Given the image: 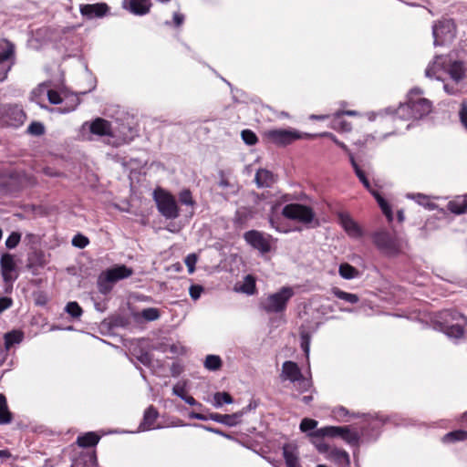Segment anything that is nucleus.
Masks as SVG:
<instances>
[{"mask_svg":"<svg viewBox=\"0 0 467 467\" xmlns=\"http://www.w3.org/2000/svg\"><path fill=\"white\" fill-rule=\"evenodd\" d=\"M89 243V240L88 237L84 236L83 234H76L73 239H72V244L75 246V247H78V248H85Z\"/></svg>","mask_w":467,"mask_h":467,"instance_id":"864d4df0","label":"nucleus"},{"mask_svg":"<svg viewBox=\"0 0 467 467\" xmlns=\"http://www.w3.org/2000/svg\"><path fill=\"white\" fill-rule=\"evenodd\" d=\"M47 265L46 255L41 250H34L28 254L26 267L32 271L34 275L36 274V270L40 267H44Z\"/></svg>","mask_w":467,"mask_h":467,"instance_id":"4be33fe9","label":"nucleus"},{"mask_svg":"<svg viewBox=\"0 0 467 467\" xmlns=\"http://www.w3.org/2000/svg\"><path fill=\"white\" fill-rule=\"evenodd\" d=\"M204 288L201 285H192L189 288V294L193 300H197L201 297Z\"/></svg>","mask_w":467,"mask_h":467,"instance_id":"bf43d9fd","label":"nucleus"},{"mask_svg":"<svg viewBox=\"0 0 467 467\" xmlns=\"http://www.w3.org/2000/svg\"><path fill=\"white\" fill-rule=\"evenodd\" d=\"M138 360L144 366L150 367L152 362V355L148 351L140 350V354L137 357Z\"/></svg>","mask_w":467,"mask_h":467,"instance_id":"052dcab7","label":"nucleus"},{"mask_svg":"<svg viewBox=\"0 0 467 467\" xmlns=\"http://www.w3.org/2000/svg\"><path fill=\"white\" fill-rule=\"evenodd\" d=\"M308 435L312 438L340 437L352 446H358L360 440L358 432L351 431L349 426H326L317 429V431L310 432Z\"/></svg>","mask_w":467,"mask_h":467,"instance_id":"423d86ee","label":"nucleus"},{"mask_svg":"<svg viewBox=\"0 0 467 467\" xmlns=\"http://www.w3.org/2000/svg\"><path fill=\"white\" fill-rule=\"evenodd\" d=\"M13 415L8 410L6 398L0 393V425L8 424L12 421Z\"/></svg>","mask_w":467,"mask_h":467,"instance_id":"c85d7f7f","label":"nucleus"},{"mask_svg":"<svg viewBox=\"0 0 467 467\" xmlns=\"http://www.w3.org/2000/svg\"><path fill=\"white\" fill-rule=\"evenodd\" d=\"M331 293L338 299L344 300L349 304H357L359 302V296L356 294L348 293L338 287H332Z\"/></svg>","mask_w":467,"mask_h":467,"instance_id":"2f4dec72","label":"nucleus"},{"mask_svg":"<svg viewBox=\"0 0 467 467\" xmlns=\"http://www.w3.org/2000/svg\"><path fill=\"white\" fill-rule=\"evenodd\" d=\"M421 95L420 88H411L407 95V101L396 109V117L401 119H420L429 115L432 110V102Z\"/></svg>","mask_w":467,"mask_h":467,"instance_id":"f257e3e1","label":"nucleus"},{"mask_svg":"<svg viewBox=\"0 0 467 467\" xmlns=\"http://www.w3.org/2000/svg\"><path fill=\"white\" fill-rule=\"evenodd\" d=\"M241 137L245 144L249 146L255 145L258 141L256 134L251 130H244L241 133Z\"/></svg>","mask_w":467,"mask_h":467,"instance_id":"37998d69","label":"nucleus"},{"mask_svg":"<svg viewBox=\"0 0 467 467\" xmlns=\"http://www.w3.org/2000/svg\"><path fill=\"white\" fill-rule=\"evenodd\" d=\"M65 310L74 318H79L83 314L81 306L75 301L68 302L65 307Z\"/></svg>","mask_w":467,"mask_h":467,"instance_id":"a19ab883","label":"nucleus"},{"mask_svg":"<svg viewBox=\"0 0 467 467\" xmlns=\"http://www.w3.org/2000/svg\"><path fill=\"white\" fill-rule=\"evenodd\" d=\"M371 239L378 251L384 256L395 258L409 249L407 240L390 233L387 229H379L371 234Z\"/></svg>","mask_w":467,"mask_h":467,"instance_id":"f03ea898","label":"nucleus"},{"mask_svg":"<svg viewBox=\"0 0 467 467\" xmlns=\"http://www.w3.org/2000/svg\"><path fill=\"white\" fill-rule=\"evenodd\" d=\"M467 440V431L462 430H457L451 432L446 433L442 441L444 442H455L460 441H466Z\"/></svg>","mask_w":467,"mask_h":467,"instance_id":"c9c22d12","label":"nucleus"},{"mask_svg":"<svg viewBox=\"0 0 467 467\" xmlns=\"http://www.w3.org/2000/svg\"><path fill=\"white\" fill-rule=\"evenodd\" d=\"M263 137L278 147H285L297 140L311 137V135L303 134L294 129H271L264 131Z\"/></svg>","mask_w":467,"mask_h":467,"instance_id":"0eeeda50","label":"nucleus"},{"mask_svg":"<svg viewBox=\"0 0 467 467\" xmlns=\"http://www.w3.org/2000/svg\"><path fill=\"white\" fill-rule=\"evenodd\" d=\"M242 413L234 412L233 414H220L212 412L209 414V419L218 423L224 424L229 427L236 426L240 423Z\"/></svg>","mask_w":467,"mask_h":467,"instance_id":"412c9836","label":"nucleus"},{"mask_svg":"<svg viewBox=\"0 0 467 467\" xmlns=\"http://www.w3.org/2000/svg\"><path fill=\"white\" fill-rule=\"evenodd\" d=\"M372 194L376 198L383 214L387 217L389 222L393 220V213L389 202L376 191L372 192Z\"/></svg>","mask_w":467,"mask_h":467,"instance_id":"473e14b6","label":"nucleus"},{"mask_svg":"<svg viewBox=\"0 0 467 467\" xmlns=\"http://www.w3.org/2000/svg\"><path fill=\"white\" fill-rule=\"evenodd\" d=\"M159 418V411L153 405H150L143 413V418L141 422L139 425V431H145L150 430H154L155 422Z\"/></svg>","mask_w":467,"mask_h":467,"instance_id":"a211bd4d","label":"nucleus"},{"mask_svg":"<svg viewBox=\"0 0 467 467\" xmlns=\"http://www.w3.org/2000/svg\"><path fill=\"white\" fill-rule=\"evenodd\" d=\"M222 367V359L217 355H208L204 361V368L211 371H216Z\"/></svg>","mask_w":467,"mask_h":467,"instance_id":"4c0bfd02","label":"nucleus"},{"mask_svg":"<svg viewBox=\"0 0 467 467\" xmlns=\"http://www.w3.org/2000/svg\"><path fill=\"white\" fill-rule=\"evenodd\" d=\"M47 99L48 101L53 105H58L64 102V99L61 98L60 94L54 89L47 91Z\"/></svg>","mask_w":467,"mask_h":467,"instance_id":"5fc2aeb1","label":"nucleus"},{"mask_svg":"<svg viewBox=\"0 0 467 467\" xmlns=\"http://www.w3.org/2000/svg\"><path fill=\"white\" fill-rule=\"evenodd\" d=\"M88 125L89 131L92 134L98 136H109L111 135V124L107 119L102 118H97L92 122L88 124V122H85L83 127Z\"/></svg>","mask_w":467,"mask_h":467,"instance_id":"6ab92c4d","label":"nucleus"},{"mask_svg":"<svg viewBox=\"0 0 467 467\" xmlns=\"http://www.w3.org/2000/svg\"><path fill=\"white\" fill-rule=\"evenodd\" d=\"M97 456L95 452L82 453L73 460L70 467H97Z\"/></svg>","mask_w":467,"mask_h":467,"instance_id":"a878e982","label":"nucleus"},{"mask_svg":"<svg viewBox=\"0 0 467 467\" xmlns=\"http://www.w3.org/2000/svg\"><path fill=\"white\" fill-rule=\"evenodd\" d=\"M416 201L419 204H420L424 207H427L429 210H433L436 207V204L433 202H431L429 198L424 194L419 193L416 196Z\"/></svg>","mask_w":467,"mask_h":467,"instance_id":"13d9d810","label":"nucleus"},{"mask_svg":"<svg viewBox=\"0 0 467 467\" xmlns=\"http://www.w3.org/2000/svg\"><path fill=\"white\" fill-rule=\"evenodd\" d=\"M334 416L338 419H344L345 417L348 416L349 412L348 410L342 406L337 407L333 410Z\"/></svg>","mask_w":467,"mask_h":467,"instance_id":"338daca9","label":"nucleus"},{"mask_svg":"<svg viewBox=\"0 0 467 467\" xmlns=\"http://www.w3.org/2000/svg\"><path fill=\"white\" fill-rule=\"evenodd\" d=\"M21 240V234L18 232H12L5 241L7 249L16 248Z\"/></svg>","mask_w":467,"mask_h":467,"instance_id":"49530a36","label":"nucleus"},{"mask_svg":"<svg viewBox=\"0 0 467 467\" xmlns=\"http://www.w3.org/2000/svg\"><path fill=\"white\" fill-rule=\"evenodd\" d=\"M244 239L251 247L262 254L269 253L271 250L272 236L270 234H265L257 230H250L244 234Z\"/></svg>","mask_w":467,"mask_h":467,"instance_id":"9d476101","label":"nucleus"},{"mask_svg":"<svg viewBox=\"0 0 467 467\" xmlns=\"http://www.w3.org/2000/svg\"><path fill=\"white\" fill-rule=\"evenodd\" d=\"M24 338V335L21 331L12 330L5 335V346L8 349L14 344L20 343Z\"/></svg>","mask_w":467,"mask_h":467,"instance_id":"72a5a7b5","label":"nucleus"},{"mask_svg":"<svg viewBox=\"0 0 467 467\" xmlns=\"http://www.w3.org/2000/svg\"><path fill=\"white\" fill-rule=\"evenodd\" d=\"M447 209L454 214H462L467 211V194L458 195L447 203Z\"/></svg>","mask_w":467,"mask_h":467,"instance_id":"393cba45","label":"nucleus"},{"mask_svg":"<svg viewBox=\"0 0 467 467\" xmlns=\"http://www.w3.org/2000/svg\"><path fill=\"white\" fill-rule=\"evenodd\" d=\"M123 7L136 16L147 15L152 5L151 0H124Z\"/></svg>","mask_w":467,"mask_h":467,"instance_id":"dca6fc26","label":"nucleus"},{"mask_svg":"<svg viewBox=\"0 0 467 467\" xmlns=\"http://www.w3.org/2000/svg\"><path fill=\"white\" fill-rule=\"evenodd\" d=\"M107 276V281L116 283L119 280L128 278L132 275L133 270L125 265H119L103 272Z\"/></svg>","mask_w":467,"mask_h":467,"instance_id":"f3484780","label":"nucleus"},{"mask_svg":"<svg viewBox=\"0 0 467 467\" xmlns=\"http://www.w3.org/2000/svg\"><path fill=\"white\" fill-rule=\"evenodd\" d=\"M301 370L294 361H285L282 366V376L292 382L301 378Z\"/></svg>","mask_w":467,"mask_h":467,"instance_id":"b1692460","label":"nucleus"},{"mask_svg":"<svg viewBox=\"0 0 467 467\" xmlns=\"http://www.w3.org/2000/svg\"><path fill=\"white\" fill-rule=\"evenodd\" d=\"M172 393L182 400L186 396L185 384H176L172 388Z\"/></svg>","mask_w":467,"mask_h":467,"instance_id":"e2e57ef3","label":"nucleus"},{"mask_svg":"<svg viewBox=\"0 0 467 467\" xmlns=\"http://www.w3.org/2000/svg\"><path fill=\"white\" fill-rule=\"evenodd\" d=\"M27 132L32 135L40 136L45 133V127L41 122L34 121L28 126Z\"/></svg>","mask_w":467,"mask_h":467,"instance_id":"3c124183","label":"nucleus"},{"mask_svg":"<svg viewBox=\"0 0 467 467\" xmlns=\"http://www.w3.org/2000/svg\"><path fill=\"white\" fill-rule=\"evenodd\" d=\"M321 137H327L329 138L336 145H337L339 148H341L345 152L348 153L349 156V153L351 151L349 150L348 147L342 141L338 140L337 138L331 132H323L320 134Z\"/></svg>","mask_w":467,"mask_h":467,"instance_id":"603ef678","label":"nucleus"},{"mask_svg":"<svg viewBox=\"0 0 467 467\" xmlns=\"http://www.w3.org/2000/svg\"><path fill=\"white\" fill-rule=\"evenodd\" d=\"M179 200L182 204L192 206L195 202L192 199V192L189 189L182 190L179 194Z\"/></svg>","mask_w":467,"mask_h":467,"instance_id":"8fccbe9b","label":"nucleus"},{"mask_svg":"<svg viewBox=\"0 0 467 467\" xmlns=\"http://www.w3.org/2000/svg\"><path fill=\"white\" fill-rule=\"evenodd\" d=\"M459 115H460V120H461L462 125L467 130V103L466 102H462L461 104Z\"/></svg>","mask_w":467,"mask_h":467,"instance_id":"680f3d73","label":"nucleus"},{"mask_svg":"<svg viewBox=\"0 0 467 467\" xmlns=\"http://www.w3.org/2000/svg\"><path fill=\"white\" fill-rule=\"evenodd\" d=\"M197 260L198 258L195 254H190L185 257L184 263L188 267V272L190 274H192L194 272Z\"/></svg>","mask_w":467,"mask_h":467,"instance_id":"6e6d98bb","label":"nucleus"},{"mask_svg":"<svg viewBox=\"0 0 467 467\" xmlns=\"http://www.w3.org/2000/svg\"><path fill=\"white\" fill-rule=\"evenodd\" d=\"M295 293L292 287L283 286L277 292L269 295L259 303V308L267 314L284 312Z\"/></svg>","mask_w":467,"mask_h":467,"instance_id":"20e7f679","label":"nucleus"},{"mask_svg":"<svg viewBox=\"0 0 467 467\" xmlns=\"http://www.w3.org/2000/svg\"><path fill=\"white\" fill-rule=\"evenodd\" d=\"M441 318L442 319L440 322L441 330L447 337L455 339L463 337L467 332L465 330L467 317L456 310L446 309L441 313Z\"/></svg>","mask_w":467,"mask_h":467,"instance_id":"7ed1b4c3","label":"nucleus"},{"mask_svg":"<svg viewBox=\"0 0 467 467\" xmlns=\"http://www.w3.org/2000/svg\"><path fill=\"white\" fill-rule=\"evenodd\" d=\"M254 182L258 188H269L275 180L272 171L266 169H259L255 173Z\"/></svg>","mask_w":467,"mask_h":467,"instance_id":"5701e85b","label":"nucleus"},{"mask_svg":"<svg viewBox=\"0 0 467 467\" xmlns=\"http://www.w3.org/2000/svg\"><path fill=\"white\" fill-rule=\"evenodd\" d=\"M446 72L449 74L452 81L460 83L466 78L465 64L460 60H450Z\"/></svg>","mask_w":467,"mask_h":467,"instance_id":"aec40b11","label":"nucleus"},{"mask_svg":"<svg viewBox=\"0 0 467 467\" xmlns=\"http://www.w3.org/2000/svg\"><path fill=\"white\" fill-rule=\"evenodd\" d=\"M112 285H113V283L107 281V276L105 275L104 273H102L99 276L98 286H99V290L100 293H102L104 295H107L108 293H109L112 289Z\"/></svg>","mask_w":467,"mask_h":467,"instance_id":"79ce46f5","label":"nucleus"},{"mask_svg":"<svg viewBox=\"0 0 467 467\" xmlns=\"http://www.w3.org/2000/svg\"><path fill=\"white\" fill-rule=\"evenodd\" d=\"M444 27L443 24L435 25L432 28V35L434 37V46H441L442 45V41L439 38V31L441 30Z\"/></svg>","mask_w":467,"mask_h":467,"instance_id":"0e129e2a","label":"nucleus"},{"mask_svg":"<svg viewBox=\"0 0 467 467\" xmlns=\"http://www.w3.org/2000/svg\"><path fill=\"white\" fill-rule=\"evenodd\" d=\"M339 275L347 280H351L359 276V271L349 265L348 263H343L338 268Z\"/></svg>","mask_w":467,"mask_h":467,"instance_id":"7c9ffc66","label":"nucleus"},{"mask_svg":"<svg viewBox=\"0 0 467 467\" xmlns=\"http://www.w3.org/2000/svg\"><path fill=\"white\" fill-rule=\"evenodd\" d=\"M338 220L341 226L346 233L353 238H359L362 236V230L359 225L351 218L348 213H339Z\"/></svg>","mask_w":467,"mask_h":467,"instance_id":"2eb2a0df","label":"nucleus"},{"mask_svg":"<svg viewBox=\"0 0 467 467\" xmlns=\"http://www.w3.org/2000/svg\"><path fill=\"white\" fill-rule=\"evenodd\" d=\"M233 402L234 399L228 392L219 391L213 395V406L216 408H220L223 404H232Z\"/></svg>","mask_w":467,"mask_h":467,"instance_id":"f704fd0d","label":"nucleus"},{"mask_svg":"<svg viewBox=\"0 0 467 467\" xmlns=\"http://www.w3.org/2000/svg\"><path fill=\"white\" fill-rule=\"evenodd\" d=\"M80 100L77 95H70L67 98L64 107H60L58 111L60 113H68L76 109Z\"/></svg>","mask_w":467,"mask_h":467,"instance_id":"e433bc0d","label":"nucleus"},{"mask_svg":"<svg viewBox=\"0 0 467 467\" xmlns=\"http://www.w3.org/2000/svg\"><path fill=\"white\" fill-rule=\"evenodd\" d=\"M16 63V46L13 42L3 39L0 42V82L7 78L8 73Z\"/></svg>","mask_w":467,"mask_h":467,"instance_id":"1a4fd4ad","label":"nucleus"},{"mask_svg":"<svg viewBox=\"0 0 467 467\" xmlns=\"http://www.w3.org/2000/svg\"><path fill=\"white\" fill-rule=\"evenodd\" d=\"M450 59L446 56H436L432 62H431L426 70H425V76L427 78H435L437 80H441L440 77L437 76V73L439 71H447L448 65H449Z\"/></svg>","mask_w":467,"mask_h":467,"instance_id":"4468645a","label":"nucleus"},{"mask_svg":"<svg viewBox=\"0 0 467 467\" xmlns=\"http://www.w3.org/2000/svg\"><path fill=\"white\" fill-rule=\"evenodd\" d=\"M332 455L334 456V458L340 462H344L346 464H349L350 462V459H349V455L348 453L342 450V449H335L332 451Z\"/></svg>","mask_w":467,"mask_h":467,"instance_id":"09e8293b","label":"nucleus"},{"mask_svg":"<svg viewBox=\"0 0 467 467\" xmlns=\"http://www.w3.org/2000/svg\"><path fill=\"white\" fill-rule=\"evenodd\" d=\"M294 383L296 384V389L301 392L307 391L312 387V381L306 379L303 374H301V378L296 379Z\"/></svg>","mask_w":467,"mask_h":467,"instance_id":"de8ad7c7","label":"nucleus"},{"mask_svg":"<svg viewBox=\"0 0 467 467\" xmlns=\"http://www.w3.org/2000/svg\"><path fill=\"white\" fill-rule=\"evenodd\" d=\"M282 215L286 219L296 221L309 227L319 226V221L316 219V214L310 206L301 203L286 204L282 210Z\"/></svg>","mask_w":467,"mask_h":467,"instance_id":"39448f33","label":"nucleus"},{"mask_svg":"<svg viewBox=\"0 0 467 467\" xmlns=\"http://www.w3.org/2000/svg\"><path fill=\"white\" fill-rule=\"evenodd\" d=\"M241 291L246 295L252 296L256 291L255 279L253 275H247L244 277Z\"/></svg>","mask_w":467,"mask_h":467,"instance_id":"58836bf2","label":"nucleus"},{"mask_svg":"<svg viewBox=\"0 0 467 467\" xmlns=\"http://www.w3.org/2000/svg\"><path fill=\"white\" fill-rule=\"evenodd\" d=\"M110 324L112 327H124L129 324V322H128L127 318L119 316V317H114L110 321Z\"/></svg>","mask_w":467,"mask_h":467,"instance_id":"69168bd1","label":"nucleus"},{"mask_svg":"<svg viewBox=\"0 0 467 467\" xmlns=\"http://www.w3.org/2000/svg\"><path fill=\"white\" fill-rule=\"evenodd\" d=\"M1 274L5 283H13L17 275L13 276L11 274L16 271V263L14 256L10 254H4L0 259Z\"/></svg>","mask_w":467,"mask_h":467,"instance_id":"ddd939ff","label":"nucleus"},{"mask_svg":"<svg viewBox=\"0 0 467 467\" xmlns=\"http://www.w3.org/2000/svg\"><path fill=\"white\" fill-rule=\"evenodd\" d=\"M332 128L338 131H350L351 124L347 120L342 119V116H337V112L334 114V119L332 120Z\"/></svg>","mask_w":467,"mask_h":467,"instance_id":"ea45409f","label":"nucleus"},{"mask_svg":"<svg viewBox=\"0 0 467 467\" xmlns=\"http://www.w3.org/2000/svg\"><path fill=\"white\" fill-rule=\"evenodd\" d=\"M109 10L106 3L80 5V14L88 19L104 16Z\"/></svg>","mask_w":467,"mask_h":467,"instance_id":"f8f14e48","label":"nucleus"},{"mask_svg":"<svg viewBox=\"0 0 467 467\" xmlns=\"http://www.w3.org/2000/svg\"><path fill=\"white\" fill-rule=\"evenodd\" d=\"M161 314L158 308L148 307L141 311V317L147 321H154L160 317Z\"/></svg>","mask_w":467,"mask_h":467,"instance_id":"a18cd8bd","label":"nucleus"},{"mask_svg":"<svg viewBox=\"0 0 467 467\" xmlns=\"http://www.w3.org/2000/svg\"><path fill=\"white\" fill-rule=\"evenodd\" d=\"M4 118L9 125L18 127L25 122L26 115L18 105H0V119Z\"/></svg>","mask_w":467,"mask_h":467,"instance_id":"9b49d317","label":"nucleus"},{"mask_svg":"<svg viewBox=\"0 0 467 467\" xmlns=\"http://www.w3.org/2000/svg\"><path fill=\"white\" fill-rule=\"evenodd\" d=\"M13 304V300L10 297H1L0 298V313L8 309Z\"/></svg>","mask_w":467,"mask_h":467,"instance_id":"774afa93","label":"nucleus"},{"mask_svg":"<svg viewBox=\"0 0 467 467\" xmlns=\"http://www.w3.org/2000/svg\"><path fill=\"white\" fill-rule=\"evenodd\" d=\"M349 161H350V163L354 169V171H355L357 177L359 179V181L361 182L363 186L372 193V192H374V191L371 189V184H370L368 177L366 176L365 171L357 163V161L354 158V155L352 153H349Z\"/></svg>","mask_w":467,"mask_h":467,"instance_id":"cd10ccee","label":"nucleus"},{"mask_svg":"<svg viewBox=\"0 0 467 467\" xmlns=\"http://www.w3.org/2000/svg\"><path fill=\"white\" fill-rule=\"evenodd\" d=\"M283 456L286 467H301L298 462V457L295 451L287 444L283 447Z\"/></svg>","mask_w":467,"mask_h":467,"instance_id":"c756f323","label":"nucleus"},{"mask_svg":"<svg viewBox=\"0 0 467 467\" xmlns=\"http://www.w3.org/2000/svg\"><path fill=\"white\" fill-rule=\"evenodd\" d=\"M317 426V421L316 420H313V419H309V418H305L301 420L300 422V425H299V429L302 432H307L309 431H312V432H314Z\"/></svg>","mask_w":467,"mask_h":467,"instance_id":"c03bdc74","label":"nucleus"},{"mask_svg":"<svg viewBox=\"0 0 467 467\" xmlns=\"http://www.w3.org/2000/svg\"><path fill=\"white\" fill-rule=\"evenodd\" d=\"M153 198L158 211L166 219H176L179 216V208L172 194L159 188L154 191Z\"/></svg>","mask_w":467,"mask_h":467,"instance_id":"6e6552de","label":"nucleus"},{"mask_svg":"<svg viewBox=\"0 0 467 467\" xmlns=\"http://www.w3.org/2000/svg\"><path fill=\"white\" fill-rule=\"evenodd\" d=\"M99 440L100 437L97 433L89 431L86 432L83 435H79L77 438V444L82 448H89L96 446L99 443Z\"/></svg>","mask_w":467,"mask_h":467,"instance_id":"bb28decb","label":"nucleus"},{"mask_svg":"<svg viewBox=\"0 0 467 467\" xmlns=\"http://www.w3.org/2000/svg\"><path fill=\"white\" fill-rule=\"evenodd\" d=\"M195 426L199 427V428H202L209 432H213V433H215L217 435H220V436H223L228 440H231L232 439V436L224 431H223L222 430L220 429H217V428H213V427H211V426H207V425H202V424H196Z\"/></svg>","mask_w":467,"mask_h":467,"instance_id":"4d7b16f0","label":"nucleus"}]
</instances>
